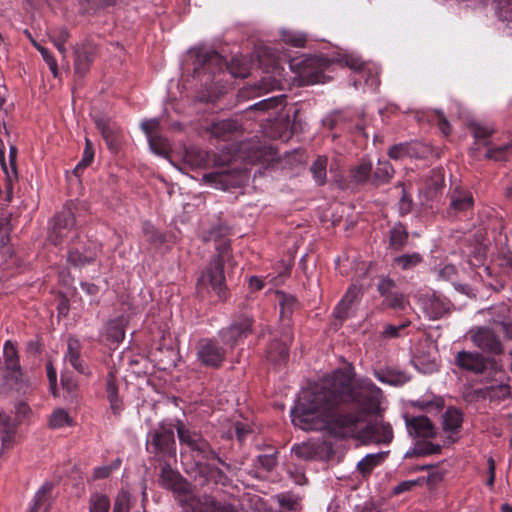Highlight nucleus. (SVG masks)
Listing matches in <instances>:
<instances>
[{"mask_svg":"<svg viewBox=\"0 0 512 512\" xmlns=\"http://www.w3.org/2000/svg\"><path fill=\"white\" fill-rule=\"evenodd\" d=\"M291 421L304 431L352 436V372L337 369L321 385L304 392L291 409Z\"/></svg>","mask_w":512,"mask_h":512,"instance_id":"f257e3e1","label":"nucleus"},{"mask_svg":"<svg viewBox=\"0 0 512 512\" xmlns=\"http://www.w3.org/2000/svg\"><path fill=\"white\" fill-rule=\"evenodd\" d=\"M387 405L382 390L371 380L354 378V426L361 419L385 413Z\"/></svg>","mask_w":512,"mask_h":512,"instance_id":"f03ea898","label":"nucleus"},{"mask_svg":"<svg viewBox=\"0 0 512 512\" xmlns=\"http://www.w3.org/2000/svg\"><path fill=\"white\" fill-rule=\"evenodd\" d=\"M393 439V427L384 420V413L361 419L354 426V442L360 445H389Z\"/></svg>","mask_w":512,"mask_h":512,"instance_id":"7ed1b4c3","label":"nucleus"},{"mask_svg":"<svg viewBox=\"0 0 512 512\" xmlns=\"http://www.w3.org/2000/svg\"><path fill=\"white\" fill-rule=\"evenodd\" d=\"M159 483L163 488L173 492L174 497L182 507L183 512L188 510L197 495L194 492L193 485L178 471L172 469L169 464H165L162 467Z\"/></svg>","mask_w":512,"mask_h":512,"instance_id":"20e7f679","label":"nucleus"},{"mask_svg":"<svg viewBox=\"0 0 512 512\" xmlns=\"http://www.w3.org/2000/svg\"><path fill=\"white\" fill-rule=\"evenodd\" d=\"M229 260L230 258L223 257V254L213 257L197 281L198 289L200 291H209L211 288L220 299H225L227 296V287L224 275V264Z\"/></svg>","mask_w":512,"mask_h":512,"instance_id":"39448f33","label":"nucleus"},{"mask_svg":"<svg viewBox=\"0 0 512 512\" xmlns=\"http://www.w3.org/2000/svg\"><path fill=\"white\" fill-rule=\"evenodd\" d=\"M146 445L159 459L176 456L174 431L163 424L149 432Z\"/></svg>","mask_w":512,"mask_h":512,"instance_id":"423d86ee","label":"nucleus"},{"mask_svg":"<svg viewBox=\"0 0 512 512\" xmlns=\"http://www.w3.org/2000/svg\"><path fill=\"white\" fill-rule=\"evenodd\" d=\"M327 62L316 56L293 59L291 69L298 74L302 85H313L321 82Z\"/></svg>","mask_w":512,"mask_h":512,"instance_id":"0eeeda50","label":"nucleus"},{"mask_svg":"<svg viewBox=\"0 0 512 512\" xmlns=\"http://www.w3.org/2000/svg\"><path fill=\"white\" fill-rule=\"evenodd\" d=\"M177 434L180 443L186 445L196 456L203 459H216L223 464V461L212 449L209 442L199 432L186 428L180 422L177 425Z\"/></svg>","mask_w":512,"mask_h":512,"instance_id":"6e6552de","label":"nucleus"},{"mask_svg":"<svg viewBox=\"0 0 512 512\" xmlns=\"http://www.w3.org/2000/svg\"><path fill=\"white\" fill-rule=\"evenodd\" d=\"M196 360L201 366L218 369L226 358V350L219 342L211 338H201L197 341Z\"/></svg>","mask_w":512,"mask_h":512,"instance_id":"1a4fd4ad","label":"nucleus"},{"mask_svg":"<svg viewBox=\"0 0 512 512\" xmlns=\"http://www.w3.org/2000/svg\"><path fill=\"white\" fill-rule=\"evenodd\" d=\"M72 203L66 204L62 211L55 216L52 230L49 233V240L55 246L61 244L68 236L75 225V215L72 210Z\"/></svg>","mask_w":512,"mask_h":512,"instance_id":"9d476101","label":"nucleus"},{"mask_svg":"<svg viewBox=\"0 0 512 512\" xmlns=\"http://www.w3.org/2000/svg\"><path fill=\"white\" fill-rule=\"evenodd\" d=\"M97 54V46L90 40L74 47V72L78 77H84L89 72Z\"/></svg>","mask_w":512,"mask_h":512,"instance_id":"9b49d317","label":"nucleus"},{"mask_svg":"<svg viewBox=\"0 0 512 512\" xmlns=\"http://www.w3.org/2000/svg\"><path fill=\"white\" fill-rule=\"evenodd\" d=\"M471 341L479 349L493 354L502 352V344L493 330L487 327H476L469 331Z\"/></svg>","mask_w":512,"mask_h":512,"instance_id":"f8f14e48","label":"nucleus"},{"mask_svg":"<svg viewBox=\"0 0 512 512\" xmlns=\"http://www.w3.org/2000/svg\"><path fill=\"white\" fill-rule=\"evenodd\" d=\"M354 87H356V80L363 79L364 87L374 92L377 90L379 80V68L374 63H366L359 58L354 57Z\"/></svg>","mask_w":512,"mask_h":512,"instance_id":"ddd939ff","label":"nucleus"},{"mask_svg":"<svg viewBox=\"0 0 512 512\" xmlns=\"http://www.w3.org/2000/svg\"><path fill=\"white\" fill-rule=\"evenodd\" d=\"M186 512H238V510L233 504L218 501L210 494H197Z\"/></svg>","mask_w":512,"mask_h":512,"instance_id":"4468645a","label":"nucleus"},{"mask_svg":"<svg viewBox=\"0 0 512 512\" xmlns=\"http://www.w3.org/2000/svg\"><path fill=\"white\" fill-rule=\"evenodd\" d=\"M230 229L224 224H218L203 234L204 242H214L217 254H223V257L231 258V244L228 239Z\"/></svg>","mask_w":512,"mask_h":512,"instance_id":"2eb2a0df","label":"nucleus"},{"mask_svg":"<svg viewBox=\"0 0 512 512\" xmlns=\"http://www.w3.org/2000/svg\"><path fill=\"white\" fill-rule=\"evenodd\" d=\"M330 447L323 440L307 441L300 444H295L292 447V452L298 459L309 461L323 459Z\"/></svg>","mask_w":512,"mask_h":512,"instance_id":"dca6fc26","label":"nucleus"},{"mask_svg":"<svg viewBox=\"0 0 512 512\" xmlns=\"http://www.w3.org/2000/svg\"><path fill=\"white\" fill-rule=\"evenodd\" d=\"M253 319L247 316L240 317L229 327L221 331V336L225 343L234 347L242 338H246L252 332Z\"/></svg>","mask_w":512,"mask_h":512,"instance_id":"f3484780","label":"nucleus"},{"mask_svg":"<svg viewBox=\"0 0 512 512\" xmlns=\"http://www.w3.org/2000/svg\"><path fill=\"white\" fill-rule=\"evenodd\" d=\"M454 361L459 368L474 374H481L486 369L485 358L477 352L459 351Z\"/></svg>","mask_w":512,"mask_h":512,"instance_id":"a211bd4d","label":"nucleus"},{"mask_svg":"<svg viewBox=\"0 0 512 512\" xmlns=\"http://www.w3.org/2000/svg\"><path fill=\"white\" fill-rule=\"evenodd\" d=\"M421 305L426 316L431 320H437L448 313L450 303L435 294L425 295L421 299Z\"/></svg>","mask_w":512,"mask_h":512,"instance_id":"6ab92c4d","label":"nucleus"},{"mask_svg":"<svg viewBox=\"0 0 512 512\" xmlns=\"http://www.w3.org/2000/svg\"><path fill=\"white\" fill-rule=\"evenodd\" d=\"M97 257V246L86 247L71 243L68 250L67 261L75 266L82 267L95 261Z\"/></svg>","mask_w":512,"mask_h":512,"instance_id":"aec40b11","label":"nucleus"},{"mask_svg":"<svg viewBox=\"0 0 512 512\" xmlns=\"http://www.w3.org/2000/svg\"><path fill=\"white\" fill-rule=\"evenodd\" d=\"M408 433L417 438H431L435 435V428L426 416L405 418Z\"/></svg>","mask_w":512,"mask_h":512,"instance_id":"412c9836","label":"nucleus"},{"mask_svg":"<svg viewBox=\"0 0 512 512\" xmlns=\"http://www.w3.org/2000/svg\"><path fill=\"white\" fill-rule=\"evenodd\" d=\"M16 426L12 423L11 418L0 411V459L4 454L13 448L15 444Z\"/></svg>","mask_w":512,"mask_h":512,"instance_id":"4be33fe9","label":"nucleus"},{"mask_svg":"<svg viewBox=\"0 0 512 512\" xmlns=\"http://www.w3.org/2000/svg\"><path fill=\"white\" fill-rule=\"evenodd\" d=\"M81 343L74 337H69L67 341V352L65 354V360L68 361L71 366L81 374H87V367L84 361L81 359Z\"/></svg>","mask_w":512,"mask_h":512,"instance_id":"5701e85b","label":"nucleus"},{"mask_svg":"<svg viewBox=\"0 0 512 512\" xmlns=\"http://www.w3.org/2000/svg\"><path fill=\"white\" fill-rule=\"evenodd\" d=\"M240 124L233 119H224L212 123L207 129L210 134L220 140H228L231 135L240 130Z\"/></svg>","mask_w":512,"mask_h":512,"instance_id":"b1692460","label":"nucleus"},{"mask_svg":"<svg viewBox=\"0 0 512 512\" xmlns=\"http://www.w3.org/2000/svg\"><path fill=\"white\" fill-rule=\"evenodd\" d=\"M95 124L108 147L111 150L116 149L118 145L119 127L109 119L101 117L95 118Z\"/></svg>","mask_w":512,"mask_h":512,"instance_id":"393cba45","label":"nucleus"},{"mask_svg":"<svg viewBox=\"0 0 512 512\" xmlns=\"http://www.w3.org/2000/svg\"><path fill=\"white\" fill-rule=\"evenodd\" d=\"M289 342H291L289 335H286L283 341L272 342L267 351L268 360L278 365L285 363L289 357Z\"/></svg>","mask_w":512,"mask_h":512,"instance_id":"a878e982","label":"nucleus"},{"mask_svg":"<svg viewBox=\"0 0 512 512\" xmlns=\"http://www.w3.org/2000/svg\"><path fill=\"white\" fill-rule=\"evenodd\" d=\"M389 451L367 454L356 465V470L365 478L374 468L380 466L388 457Z\"/></svg>","mask_w":512,"mask_h":512,"instance_id":"bb28decb","label":"nucleus"},{"mask_svg":"<svg viewBox=\"0 0 512 512\" xmlns=\"http://www.w3.org/2000/svg\"><path fill=\"white\" fill-rule=\"evenodd\" d=\"M183 160L191 168H204L210 162L208 152L196 147L187 148L184 152Z\"/></svg>","mask_w":512,"mask_h":512,"instance_id":"cd10ccee","label":"nucleus"},{"mask_svg":"<svg viewBox=\"0 0 512 512\" xmlns=\"http://www.w3.org/2000/svg\"><path fill=\"white\" fill-rule=\"evenodd\" d=\"M472 205L473 197L469 191L457 188L452 192L450 206L455 212L468 210Z\"/></svg>","mask_w":512,"mask_h":512,"instance_id":"c85d7f7f","label":"nucleus"},{"mask_svg":"<svg viewBox=\"0 0 512 512\" xmlns=\"http://www.w3.org/2000/svg\"><path fill=\"white\" fill-rule=\"evenodd\" d=\"M462 413L456 408H448L443 415V429L455 433L462 425Z\"/></svg>","mask_w":512,"mask_h":512,"instance_id":"c756f323","label":"nucleus"},{"mask_svg":"<svg viewBox=\"0 0 512 512\" xmlns=\"http://www.w3.org/2000/svg\"><path fill=\"white\" fill-rule=\"evenodd\" d=\"M408 236V232L402 224L394 225L390 230V247L396 251L403 249L408 241Z\"/></svg>","mask_w":512,"mask_h":512,"instance_id":"7c9ffc66","label":"nucleus"},{"mask_svg":"<svg viewBox=\"0 0 512 512\" xmlns=\"http://www.w3.org/2000/svg\"><path fill=\"white\" fill-rule=\"evenodd\" d=\"M352 291V285H350L347 288V294L345 298L337 305V307L334 310V317L335 321L333 323L334 329H338L342 322L348 318L349 316V310H350V304L352 302V299L349 298V293Z\"/></svg>","mask_w":512,"mask_h":512,"instance_id":"2f4dec72","label":"nucleus"},{"mask_svg":"<svg viewBox=\"0 0 512 512\" xmlns=\"http://www.w3.org/2000/svg\"><path fill=\"white\" fill-rule=\"evenodd\" d=\"M124 327V320L122 318L110 320L106 325L107 338L116 343L121 342L125 336Z\"/></svg>","mask_w":512,"mask_h":512,"instance_id":"473e14b6","label":"nucleus"},{"mask_svg":"<svg viewBox=\"0 0 512 512\" xmlns=\"http://www.w3.org/2000/svg\"><path fill=\"white\" fill-rule=\"evenodd\" d=\"M4 361L5 366L12 372H20V363L16 347L11 341H6L4 345Z\"/></svg>","mask_w":512,"mask_h":512,"instance_id":"72a5a7b5","label":"nucleus"},{"mask_svg":"<svg viewBox=\"0 0 512 512\" xmlns=\"http://www.w3.org/2000/svg\"><path fill=\"white\" fill-rule=\"evenodd\" d=\"M73 420L68 412L62 408L53 411L49 418V426L52 429H59L66 426H72Z\"/></svg>","mask_w":512,"mask_h":512,"instance_id":"f704fd0d","label":"nucleus"},{"mask_svg":"<svg viewBox=\"0 0 512 512\" xmlns=\"http://www.w3.org/2000/svg\"><path fill=\"white\" fill-rule=\"evenodd\" d=\"M416 143H399L391 146L388 156L393 160H400L406 156H413Z\"/></svg>","mask_w":512,"mask_h":512,"instance_id":"c9c22d12","label":"nucleus"},{"mask_svg":"<svg viewBox=\"0 0 512 512\" xmlns=\"http://www.w3.org/2000/svg\"><path fill=\"white\" fill-rule=\"evenodd\" d=\"M394 174V169L391 163L387 160H379L377 167L374 171V180L377 183L388 182Z\"/></svg>","mask_w":512,"mask_h":512,"instance_id":"e433bc0d","label":"nucleus"},{"mask_svg":"<svg viewBox=\"0 0 512 512\" xmlns=\"http://www.w3.org/2000/svg\"><path fill=\"white\" fill-rule=\"evenodd\" d=\"M110 509V500L107 495L93 493L89 499L90 512H108Z\"/></svg>","mask_w":512,"mask_h":512,"instance_id":"4c0bfd02","label":"nucleus"},{"mask_svg":"<svg viewBox=\"0 0 512 512\" xmlns=\"http://www.w3.org/2000/svg\"><path fill=\"white\" fill-rule=\"evenodd\" d=\"M327 158L325 156H318V158L311 165V172L313 174V178L319 185H324L326 182V167H327Z\"/></svg>","mask_w":512,"mask_h":512,"instance_id":"58836bf2","label":"nucleus"},{"mask_svg":"<svg viewBox=\"0 0 512 512\" xmlns=\"http://www.w3.org/2000/svg\"><path fill=\"white\" fill-rule=\"evenodd\" d=\"M284 101H285V97L283 95L274 96V97L264 99L258 103H255L254 105L250 106V109L265 112V111L277 109L279 107H283Z\"/></svg>","mask_w":512,"mask_h":512,"instance_id":"ea45409f","label":"nucleus"},{"mask_svg":"<svg viewBox=\"0 0 512 512\" xmlns=\"http://www.w3.org/2000/svg\"><path fill=\"white\" fill-rule=\"evenodd\" d=\"M413 364L417 370L424 374H431L438 370V364L434 358L425 356H415Z\"/></svg>","mask_w":512,"mask_h":512,"instance_id":"a19ab883","label":"nucleus"},{"mask_svg":"<svg viewBox=\"0 0 512 512\" xmlns=\"http://www.w3.org/2000/svg\"><path fill=\"white\" fill-rule=\"evenodd\" d=\"M422 261V257L419 253L404 254L394 258L393 263L399 266L402 270H408Z\"/></svg>","mask_w":512,"mask_h":512,"instance_id":"79ce46f5","label":"nucleus"},{"mask_svg":"<svg viewBox=\"0 0 512 512\" xmlns=\"http://www.w3.org/2000/svg\"><path fill=\"white\" fill-rule=\"evenodd\" d=\"M408 304V300L406 297L400 292H392L387 294L383 300V305L394 309V310H403Z\"/></svg>","mask_w":512,"mask_h":512,"instance_id":"37998d69","label":"nucleus"},{"mask_svg":"<svg viewBox=\"0 0 512 512\" xmlns=\"http://www.w3.org/2000/svg\"><path fill=\"white\" fill-rule=\"evenodd\" d=\"M281 39L284 43L298 48L304 47L307 41V37L304 33L290 30H283L281 32Z\"/></svg>","mask_w":512,"mask_h":512,"instance_id":"c03bdc74","label":"nucleus"},{"mask_svg":"<svg viewBox=\"0 0 512 512\" xmlns=\"http://www.w3.org/2000/svg\"><path fill=\"white\" fill-rule=\"evenodd\" d=\"M297 304V299L294 296L279 293L280 315L282 318L290 317Z\"/></svg>","mask_w":512,"mask_h":512,"instance_id":"a18cd8bd","label":"nucleus"},{"mask_svg":"<svg viewBox=\"0 0 512 512\" xmlns=\"http://www.w3.org/2000/svg\"><path fill=\"white\" fill-rule=\"evenodd\" d=\"M414 405L419 409L426 411H440L444 406V400L440 396H433L432 399L422 397L418 399Z\"/></svg>","mask_w":512,"mask_h":512,"instance_id":"49530a36","label":"nucleus"},{"mask_svg":"<svg viewBox=\"0 0 512 512\" xmlns=\"http://www.w3.org/2000/svg\"><path fill=\"white\" fill-rule=\"evenodd\" d=\"M93 158H94V150H93L92 142L88 138H86L85 149H84L82 160L74 168L73 173L79 177L80 172L92 163Z\"/></svg>","mask_w":512,"mask_h":512,"instance_id":"de8ad7c7","label":"nucleus"},{"mask_svg":"<svg viewBox=\"0 0 512 512\" xmlns=\"http://www.w3.org/2000/svg\"><path fill=\"white\" fill-rule=\"evenodd\" d=\"M195 55L196 64L199 66H205L209 62L220 60V56L215 51H208L202 48L194 49L191 51Z\"/></svg>","mask_w":512,"mask_h":512,"instance_id":"09e8293b","label":"nucleus"},{"mask_svg":"<svg viewBox=\"0 0 512 512\" xmlns=\"http://www.w3.org/2000/svg\"><path fill=\"white\" fill-rule=\"evenodd\" d=\"M148 141L150 148L158 155H167L170 151L168 140L160 135L151 136Z\"/></svg>","mask_w":512,"mask_h":512,"instance_id":"8fccbe9b","label":"nucleus"},{"mask_svg":"<svg viewBox=\"0 0 512 512\" xmlns=\"http://www.w3.org/2000/svg\"><path fill=\"white\" fill-rule=\"evenodd\" d=\"M32 43H33L34 47L41 53L44 61L49 66L50 71L52 72L53 76L58 77V74H59L58 65H57V61L55 60V58L51 55V53L48 51V49H46L39 43L35 42L34 40L32 41Z\"/></svg>","mask_w":512,"mask_h":512,"instance_id":"3c124183","label":"nucleus"},{"mask_svg":"<svg viewBox=\"0 0 512 512\" xmlns=\"http://www.w3.org/2000/svg\"><path fill=\"white\" fill-rule=\"evenodd\" d=\"M130 494L126 490H120L115 498L113 512H129Z\"/></svg>","mask_w":512,"mask_h":512,"instance_id":"603ef678","label":"nucleus"},{"mask_svg":"<svg viewBox=\"0 0 512 512\" xmlns=\"http://www.w3.org/2000/svg\"><path fill=\"white\" fill-rule=\"evenodd\" d=\"M142 231H143L145 237L147 238V241L152 244L162 243L164 241L163 236L159 233V231L150 222L143 223Z\"/></svg>","mask_w":512,"mask_h":512,"instance_id":"864d4df0","label":"nucleus"},{"mask_svg":"<svg viewBox=\"0 0 512 512\" xmlns=\"http://www.w3.org/2000/svg\"><path fill=\"white\" fill-rule=\"evenodd\" d=\"M487 395L490 398L506 399L510 395V386L508 384H498L487 388Z\"/></svg>","mask_w":512,"mask_h":512,"instance_id":"5fc2aeb1","label":"nucleus"},{"mask_svg":"<svg viewBox=\"0 0 512 512\" xmlns=\"http://www.w3.org/2000/svg\"><path fill=\"white\" fill-rule=\"evenodd\" d=\"M51 491L50 485H44L35 495L34 503L29 512H38L39 508L48 501V494Z\"/></svg>","mask_w":512,"mask_h":512,"instance_id":"6e6d98bb","label":"nucleus"},{"mask_svg":"<svg viewBox=\"0 0 512 512\" xmlns=\"http://www.w3.org/2000/svg\"><path fill=\"white\" fill-rule=\"evenodd\" d=\"M372 165L370 161L363 160L354 171V183L366 181L370 176Z\"/></svg>","mask_w":512,"mask_h":512,"instance_id":"4d7b16f0","label":"nucleus"},{"mask_svg":"<svg viewBox=\"0 0 512 512\" xmlns=\"http://www.w3.org/2000/svg\"><path fill=\"white\" fill-rule=\"evenodd\" d=\"M410 380V376L402 371H390L385 377V381L394 386H401Z\"/></svg>","mask_w":512,"mask_h":512,"instance_id":"13d9d810","label":"nucleus"},{"mask_svg":"<svg viewBox=\"0 0 512 512\" xmlns=\"http://www.w3.org/2000/svg\"><path fill=\"white\" fill-rule=\"evenodd\" d=\"M227 69L233 77L244 78L248 75V69L246 65L238 59L231 60V62L227 65Z\"/></svg>","mask_w":512,"mask_h":512,"instance_id":"bf43d9fd","label":"nucleus"},{"mask_svg":"<svg viewBox=\"0 0 512 512\" xmlns=\"http://www.w3.org/2000/svg\"><path fill=\"white\" fill-rule=\"evenodd\" d=\"M512 150V145H503L497 148H490L487 150L486 157L496 161L506 159L507 152Z\"/></svg>","mask_w":512,"mask_h":512,"instance_id":"052dcab7","label":"nucleus"},{"mask_svg":"<svg viewBox=\"0 0 512 512\" xmlns=\"http://www.w3.org/2000/svg\"><path fill=\"white\" fill-rule=\"evenodd\" d=\"M106 393L107 399L120 398L118 395V387L116 384V376L114 372L110 371L106 379Z\"/></svg>","mask_w":512,"mask_h":512,"instance_id":"680f3d73","label":"nucleus"},{"mask_svg":"<svg viewBox=\"0 0 512 512\" xmlns=\"http://www.w3.org/2000/svg\"><path fill=\"white\" fill-rule=\"evenodd\" d=\"M471 129L476 139H486L493 133V128L480 123H471Z\"/></svg>","mask_w":512,"mask_h":512,"instance_id":"e2e57ef3","label":"nucleus"},{"mask_svg":"<svg viewBox=\"0 0 512 512\" xmlns=\"http://www.w3.org/2000/svg\"><path fill=\"white\" fill-rule=\"evenodd\" d=\"M499 16L512 23V0H498Z\"/></svg>","mask_w":512,"mask_h":512,"instance_id":"0e129e2a","label":"nucleus"},{"mask_svg":"<svg viewBox=\"0 0 512 512\" xmlns=\"http://www.w3.org/2000/svg\"><path fill=\"white\" fill-rule=\"evenodd\" d=\"M410 321H405L399 325H387L383 331V336L386 338H396L401 335V331L408 327Z\"/></svg>","mask_w":512,"mask_h":512,"instance_id":"69168bd1","label":"nucleus"},{"mask_svg":"<svg viewBox=\"0 0 512 512\" xmlns=\"http://www.w3.org/2000/svg\"><path fill=\"white\" fill-rule=\"evenodd\" d=\"M395 282L389 277H382L379 280V283L377 285V290L380 293L381 296L384 298L387 294H390L393 292V289L395 288Z\"/></svg>","mask_w":512,"mask_h":512,"instance_id":"338daca9","label":"nucleus"},{"mask_svg":"<svg viewBox=\"0 0 512 512\" xmlns=\"http://www.w3.org/2000/svg\"><path fill=\"white\" fill-rule=\"evenodd\" d=\"M70 37V33L66 27H58L49 32V38L52 42L66 43Z\"/></svg>","mask_w":512,"mask_h":512,"instance_id":"774afa93","label":"nucleus"}]
</instances>
